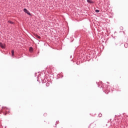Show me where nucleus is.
<instances>
[{
    "label": "nucleus",
    "instance_id": "f3484780",
    "mask_svg": "<svg viewBox=\"0 0 128 128\" xmlns=\"http://www.w3.org/2000/svg\"><path fill=\"white\" fill-rule=\"evenodd\" d=\"M70 58H72V56H70Z\"/></svg>",
    "mask_w": 128,
    "mask_h": 128
},
{
    "label": "nucleus",
    "instance_id": "423d86ee",
    "mask_svg": "<svg viewBox=\"0 0 128 128\" xmlns=\"http://www.w3.org/2000/svg\"><path fill=\"white\" fill-rule=\"evenodd\" d=\"M36 38H38L39 40H40L41 38L40 36L38 35H36Z\"/></svg>",
    "mask_w": 128,
    "mask_h": 128
},
{
    "label": "nucleus",
    "instance_id": "6e6552de",
    "mask_svg": "<svg viewBox=\"0 0 128 128\" xmlns=\"http://www.w3.org/2000/svg\"><path fill=\"white\" fill-rule=\"evenodd\" d=\"M98 116H99V118H102V114L100 113V114H98Z\"/></svg>",
    "mask_w": 128,
    "mask_h": 128
},
{
    "label": "nucleus",
    "instance_id": "0eeeda50",
    "mask_svg": "<svg viewBox=\"0 0 128 128\" xmlns=\"http://www.w3.org/2000/svg\"><path fill=\"white\" fill-rule=\"evenodd\" d=\"M12 56H14V50H12Z\"/></svg>",
    "mask_w": 128,
    "mask_h": 128
},
{
    "label": "nucleus",
    "instance_id": "f257e3e1",
    "mask_svg": "<svg viewBox=\"0 0 128 128\" xmlns=\"http://www.w3.org/2000/svg\"><path fill=\"white\" fill-rule=\"evenodd\" d=\"M100 88H104V90H107V92H112V89H110V86H108V85H106V86L104 87V85L102 84L100 86Z\"/></svg>",
    "mask_w": 128,
    "mask_h": 128
},
{
    "label": "nucleus",
    "instance_id": "4468645a",
    "mask_svg": "<svg viewBox=\"0 0 128 128\" xmlns=\"http://www.w3.org/2000/svg\"><path fill=\"white\" fill-rule=\"evenodd\" d=\"M116 46H118V44L116 43L115 44Z\"/></svg>",
    "mask_w": 128,
    "mask_h": 128
},
{
    "label": "nucleus",
    "instance_id": "39448f33",
    "mask_svg": "<svg viewBox=\"0 0 128 128\" xmlns=\"http://www.w3.org/2000/svg\"><path fill=\"white\" fill-rule=\"evenodd\" d=\"M124 48H127L128 46V44L126 43L125 44H124Z\"/></svg>",
    "mask_w": 128,
    "mask_h": 128
},
{
    "label": "nucleus",
    "instance_id": "1a4fd4ad",
    "mask_svg": "<svg viewBox=\"0 0 128 128\" xmlns=\"http://www.w3.org/2000/svg\"><path fill=\"white\" fill-rule=\"evenodd\" d=\"M34 50V48H32V47H30V52H32V50Z\"/></svg>",
    "mask_w": 128,
    "mask_h": 128
},
{
    "label": "nucleus",
    "instance_id": "2eb2a0df",
    "mask_svg": "<svg viewBox=\"0 0 128 128\" xmlns=\"http://www.w3.org/2000/svg\"><path fill=\"white\" fill-rule=\"evenodd\" d=\"M44 116H46V114H44Z\"/></svg>",
    "mask_w": 128,
    "mask_h": 128
},
{
    "label": "nucleus",
    "instance_id": "ddd939ff",
    "mask_svg": "<svg viewBox=\"0 0 128 128\" xmlns=\"http://www.w3.org/2000/svg\"><path fill=\"white\" fill-rule=\"evenodd\" d=\"M95 12H100V10H95Z\"/></svg>",
    "mask_w": 128,
    "mask_h": 128
},
{
    "label": "nucleus",
    "instance_id": "20e7f679",
    "mask_svg": "<svg viewBox=\"0 0 128 128\" xmlns=\"http://www.w3.org/2000/svg\"><path fill=\"white\" fill-rule=\"evenodd\" d=\"M87 2L88 4H94V2L92 0H87Z\"/></svg>",
    "mask_w": 128,
    "mask_h": 128
},
{
    "label": "nucleus",
    "instance_id": "7ed1b4c3",
    "mask_svg": "<svg viewBox=\"0 0 128 128\" xmlns=\"http://www.w3.org/2000/svg\"><path fill=\"white\" fill-rule=\"evenodd\" d=\"M0 46L2 48H4V46L2 43L0 42Z\"/></svg>",
    "mask_w": 128,
    "mask_h": 128
},
{
    "label": "nucleus",
    "instance_id": "f03ea898",
    "mask_svg": "<svg viewBox=\"0 0 128 128\" xmlns=\"http://www.w3.org/2000/svg\"><path fill=\"white\" fill-rule=\"evenodd\" d=\"M24 12H26V14H28V16H32V14H30V11H28V9L24 8Z\"/></svg>",
    "mask_w": 128,
    "mask_h": 128
},
{
    "label": "nucleus",
    "instance_id": "9b49d317",
    "mask_svg": "<svg viewBox=\"0 0 128 128\" xmlns=\"http://www.w3.org/2000/svg\"><path fill=\"white\" fill-rule=\"evenodd\" d=\"M46 86H50V83H48V82L46 83Z\"/></svg>",
    "mask_w": 128,
    "mask_h": 128
},
{
    "label": "nucleus",
    "instance_id": "dca6fc26",
    "mask_svg": "<svg viewBox=\"0 0 128 128\" xmlns=\"http://www.w3.org/2000/svg\"><path fill=\"white\" fill-rule=\"evenodd\" d=\"M98 87L100 88V86H98Z\"/></svg>",
    "mask_w": 128,
    "mask_h": 128
},
{
    "label": "nucleus",
    "instance_id": "9d476101",
    "mask_svg": "<svg viewBox=\"0 0 128 128\" xmlns=\"http://www.w3.org/2000/svg\"><path fill=\"white\" fill-rule=\"evenodd\" d=\"M8 22H10L11 24H14V22L10 21V20H8Z\"/></svg>",
    "mask_w": 128,
    "mask_h": 128
},
{
    "label": "nucleus",
    "instance_id": "f8f14e48",
    "mask_svg": "<svg viewBox=\"0 0 128 128\" xmlns=\"http://www.w3.org/2000/svg\"><path fill=\"white\" fill-rule=\"evenodd\" d=\"M120 30H124V27H122V26H120Z\"/></svg>",
    "mask_w": 128,
    "mask_h": 128
}]
</instances>
